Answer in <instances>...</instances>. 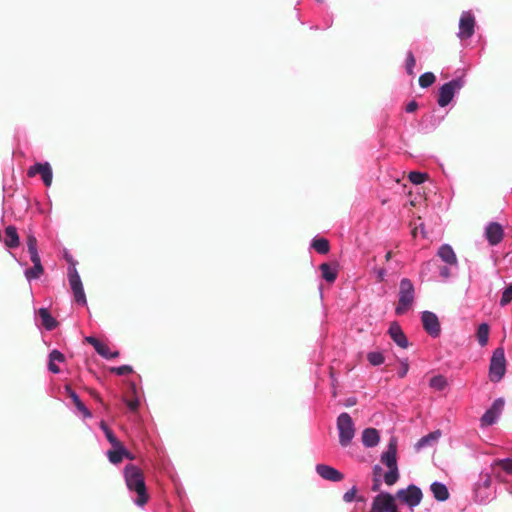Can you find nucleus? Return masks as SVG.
<instances>
[{
	"label": "nucleus",
	"instance_id": "2eb2a0df",
	"mask_svg": "<svg viewBox=\"0 0 512 512\" xmlns=\"http://www.w3.org/2000/svg\"><path fill=\"white\" fill-rule=\"evenodd\" d=\"M484 236L491 246L498 245L504 237V230L498 222H489L485 226Z\"/></svg>",
	"mask_w": 512,
	"mask_h": 512
},
{
	"label": "nucleus",
	"instance_id": "864d4df0",
	"mask_svg": "<svg viewBox=\"0 0 512 512\" xmlns=\"http://www.w3.org/2000/svg\"><path fill=\"white\" fill-rule=\"evenodd\" d=\"M64 258L69 265L77 266V261L68 252H65Z\"/></svg>",
	"mask_w": 512,
	"mask_h": 512
},
{
	"label": "nucleus",
	"instance_id": "20e7f679",
	"mask_svg": "<svg viewBox=\"0 0 512 512\" xmlns=\"http://www.w3.org/2000/svg\"><path fill=\"white\" fill-rule=\"evenodd\" d=\"M336 427L338 430L339 444L342 447H347L351 444L355 436V423L347 412H342L336 419Z\"/></svg>",
	"mask_w": 512,
	"mask_h": 512
},
{
	"label": "nucleus",
	"instance_id": "9d476101",
	"mask_svg": "<svg viewBox=\"0 0 512 512\" xmlns=\"http://www.w3.org/2000/svg\"><path fill=\"white\" fill-rule=\"evenodd\" d=\"M421 323L424 331L431 338H438L441 335V324L438 316L432 312L425 310L420 315Z\"/></svg>",
	"mask_w": 512,
	"mask_h": 512
},
{
	"label": "nucleus",
	"instance_id": "79ce46f5",
	"mask_svg": "<svg viewBox=\"0 0 512 512\" xmlns=\"http://www.w3.org/2000/svg\"><path fill=\"white\" fill-rule=\"evenodd\" d=\"M512 301V283L506 286L502 291V296L500 299V306L505 307Z\"/></svg>",
	"mask_w": 512,
	"mask_h": 512
},
{
	"label": "nucleus",
	"instance_id": "ea45409f",
	"mask_svg": "<svg viewBox=\"0 0 512 512\" xmlns=\"http://www.w3.org/2000/svg\"><path fill=\"white\" fill-rule=\"evenodd\" d=\"M436 80L435 75L432 72H425L420 75L418 83L421 88L430 87Z\"/></svg>",
	"mask_w": 512,
	"mask_h": 512
},
{
	"label": "nucleus",
	"instance_id": "1a4fd4ad",
	"mask_svg": "<svg viewBox=\"0 0 512 512\" xmlns=\"http://www.w3.org/2000/svg\"><path fill=\"white\" fill-rule=\"evenodd\" d=\"M459 30L457 37L460 40H467L472 38L476 28V18L471 10L463 11L459 19Z\"/></svg>",
	"mask_w": 512,
	"mask_h": 512
},
{
	"label": "nucleus",
	"instance_id": "052dcab7",
	"mask_svg": "<svg viewBox=\"0 0 512 512\" xmlns=\"http://www.w3.org/2000/svg\"><path fill=\"white\" fill-rule=\"evenodd\" d=\"M482 494H490V499L492 498V493H491L490 489L489 490H482Z\"/></svg>",
	"mask_w": 512,
	"mask_h": 512
},
{
	"label": "nucleus",
	"instance_id": "f3484780",
	"mask_svg": "<svg viewBox=\"0 0 512 512\" xmlns=\"http://www.w3.org/2000/svg\"><path fill=\"white\" fill-rule=\"evenodd\" d=\"M381 462L386 467H394L397 465V439L391 437L386 450L381 454Z\"/></svg>",
	"mask_w": 512,
	"mask_h": 512
},
{
	"label": "nucleus",
	"instance_id": "f257e3e1",
	"mask_svg": "<svg viewBox=\"0 0 512 512\" xmlns=\"http://www.w3.org/2000/svg\"><path fill=\"white\" fill-rule=\"evenodd\" d=\"M123 477L132 502L143 508L150 498L143 471L137 465L129 463L123 468Z\"/></svg>",
	"mask_w": 512,
	"mask_h": 512
},
{
	"label": "nucleus",
	"instance_id": "0e129e2a",
	"mask_svg": "<svg viewBox=\"0 0 512 512\" xmlns=\"http://www.w3.org/2000/svg\"><path fill=\"white\" fill-rule=\"evenodd\" d=\"M311 29H318V26H311Z\"/></svg>",
	"mask_w": 512,
	"mask_h": 512
},
{
	"label": "nucleus",
	"instance_id": "5fc2aeb1",
	"mask_svg": "<svg viewBox=\"0 0 512 512\" xmlns=\"http://www.w3.org/2000/svg\"><path fill=\"white\" fill-rule=\"evenodd\" d=\"M357 403L356 397H349L345 400L344 406L345 407H352Z\"/></svg>",
	"mask_w": 512,
	"mask_h": 512
},
{
	"label": "nucleus",
	"instance_id": "393cba45",
	"mask_svg": "<svg viewBox=\"0 0 512 512\" xmlns=\"http://www.w3.org/2000/svg\"><path fill=\"white\" fill-rule=\"evenodd\" d=\"M4 244L9 249H15L20 245V237L15 226L9 225L5 228Z\"/></svg>",
	"mask_w": 512,
	"mask_h": 512
},
{
	"label": "nucleus",
	"instance_id": "72a5a7b5",
	"mask_svg": "<svg viewBox=\"0 0 512 512\" xmlns=\"http://www.w3.org/2000/svg\"><path fill=\"white\" fill-rule=\"evenodd\" d=\"M44 274V267L42 264L35 263L32 267L24 270V276L26 280L31 283L34 280L39 279Z\"/></svg>",
	"mask_w": 512,
	"mask_h": 512
},
{
	"label": "nucleus",
	"instance_id": "58836bf2",
	"mask_svg": "<svg viewBox=\"0 0 512 512\" xmlns=\"http://www.w3.org/2000/svg\"><path fill=\"white\" fill-rule=\"evenodd\" d=\"M100 427L103 430L105 437L109 441V443L112 446H117L120 441L118 440V438L116 437L114 432L109 428V426L105 422L102 421L100 423Z\"/></svg>",
	"mask_w": 512,
	"mask_h": 512
},
{
	"label": "nucleus",
	"instance_id": "bb28decb",
	"mask_svg": "<svg viewBox=\"0 0 512 512\" xmlns=\"http://www.w3.org/2000/svg\"><path fill=\"white\" fill-rule=\"evenodd\" d=\"M441 434L442 433L440 430H435L428 433L427 435H424L416 442L415 449L419 451L428 446H432L434 443L438 441V439L441 437Z\"/></svg>",
	"mask_w": 512,
	"mask_h": 512
},
{
	"label": "nucleus",
	"instance_id": "e2e57ef3",
	"mask_svg": "<svg viewBox=\"0 0 512 512\" xmlns=\"http://www.w3.org/2000/svg\"><path fill=\"white\" fill-rule=\"evenodd\" d=\"M320 295L322 296V286L319 287Z\"/></svg>",
	"mask_w": 512,
	"mask_h": 512
},
{
	"label": "nucleus",
	"instance_id": "0eeeda50",
	"mask_svg": "<svg viewBox=\"0 0 512 512\" xmlns=\"http://www.w3.org/2000/svg\"><path fill=\"white\" fill-rule=\"evenodd\" d=\"M505 406V400L502 397H499L493 401L491 406L487 408L484 414L480 418V427L485 428L488 426H492L498 422L500 416L503 413Z\"/></svg>",
	"mask_w": 512,
	"mask_h": 512
},
{
	"label": "nucleus",
	"instance_id": "423d86ee",
	"mask_svg": "<svg viewBox=\"0 0 512 512\" xmlns=\"http://www.w3.org/2000/svg\"><path fill=\"white\" fill-rule=\"evenodd\" d=\"M506 373V358L502 347L496 348L490 358L489 378L493 383L500 382Z\"/></svg>",
	"mask_w": 512,
	"mask_h": 512
},
{
	"label": "nucleus",
	"instance_id": "f8f14e48",
	"mask_svg": "<svg viewBox=\"0 0 512 512\" xmlns=\"http://www.w3.org/2000/svg\"><path fill=\"white\" fill-rule=\"evenodd\" d=\"M27 174L29 177L40 175L46 187H50L53 180V170L49 162H35L28 168Z\"/></svg>",
	"mask_w": 512,
	"mask_h": 512
},
{
	"label": "nucleus",
	"instance_id": "a211bd4d",
	"mask_svg": "<svg viewBox=\"0 0 512 512\" xmlns=\"http://www.w3.org/2000/svg\"><path fill=\"white\" fill-rule=\"evenodd\" d=\"M86 341L93 346L95 351L104 359L112 360L119 356V351H110L109 347L93 336L86 338Z\"/></svg>",
	"mask_w": 512,
	"mask_h": 512
},
{
	"label": "nucleus",
	"instance_id": "bf43d9fd",
	"mask_svg": "<svg viewBox=\"0 0 512 512\" xmlns=\"http://www.w3.org/2000/svg\"><path fill=\"white\" fill-rule=\"evenodd\" d=\"M11 256H12V257H13V258L18 262V264H19L20 266H25V265H26V263H23V262H21L20 260H18V259H17V257L15 256V254L11 253Z\"/></svg>",
	"mask_w": 512,
	"mask_h": 512
},
{
	"label": "nucleus",
	"instance_id": "49530a36",
	"mask_svg": "<svg viewBox=\"0 0 512 512\" xmlns=\"http://www.w3.org/2000/svg\"><path fill=\"white\" fill-rule=\"evenodd\" d=\"M26 246L27 250H37L38 249V241L36 236L33 233H29L26 237Z\"/></svg>",
	"mask_w": 512,
	"mask_h": 512
},
{
	"label": "nucleus",
	"instance_id": "4c0bfd02",
	"mask_svg": "<svg viewBox=\"0 0 512 512\" xmlns=\"http://www.w3.org/2000/svg\"><path fill=\"white\" fill-rule=\"evenodd\" d=\"M367 360L372 366H380L385 362V356L380 351H370L367 353Z\"/></svg>",
	"mask_w": 512,
	"mask_h": 512
},
{
	"label": "nucleus",
	"instance_id": "9b49d317",
	"mask_svg": "<svg viewBox=\"0 0 512 512\" xmlns=\"http://www.w3.org/2000/svg\"><path fill=\"white\" fill-rule=\"evenodd\" d=\"M491 474V472L482 471L479 480L474 484L475 501L479 504H486L490 501V494H482V490L490 489Z\"/></svg>",
	"mask_w": 512,
	"mask_h": 512
},
{
	"label": "nucleus",
	"instance_id": "39448f33",
	"mask_svg": "<svg viewBox=\"0 0 512 512\" xmlns=\"http://www.w3.org/2000/svg\"><path fill=\"white\" fill-rule=\"evenodd\" d=\"M67 278L73 294L74 302L78 306H87V298L81 277L77 271V268L74 267L73 265H68Z\"/></svg>",
	"mask_w": 512,
	"mask_h": 512
},
{
	"label": "nucleus",
	"instance_id": "c9c22d12",
	"mask_svg": "<svg viewBox=\"0 0 512 512\" xmlns=\"http://www.w3.org/2000/svg\"><path fill=\"white\" fill-rule=\"evenodd\" d=\"M458 270H459V265L457 267H454V265L445 264L444 266H441L439 268V275L443 280L447 281L451 277L456 276V274L458 273Z\"/></svg>",
	"mask_w": 512,
	"mask_h": 512
},
{
	"label": "nucleus",
	"instance_id": "6ab92c4d",
	"mask_svg": "<svg viewBox=\"0 0 512 512\" xmlns=\"http://www.w3.org/2000/svg\"><path fill=\"white\" fill-rule=\"evenodd\" d=\"M65 394L71 399L73 404L75 405L76 411L80 413L83 418H91L92 413L87 408V406L82 402L79 395L76 393L75 390L72 389L70 385H65L64 387Z\"/></svg>",
	"mask_w": 512,
	"mask_h": 512
},
{
	"label": "nucleus",
	"instance_id": "4be33fe9",
	"mask_svg": "<svg viewBox=\"0 0 512 512\" xmlns=\"http://www.w3.org/2000/svg\"><path fill=\"white\" fill-rule=\"evenodd\" d=\"M107 457L113 464L120 463L124 458L132 460L133 455L119 442L117 446H113V449L107 451Z\"/></svg>",
	"mask_w": 512,
	"mask_h": 512
},
{
	"label": "nucleus",
	"instance_id": "4d7b16f0",
	"mask_svg": "<svg viewBox=\"0 0 512 512\" xmlns=\"http://www.w3.org/2000/svg\"><path fill=\"white\" fill-rule=\"evenodd\" d=\"M374 473L378 474L382 471V468L377 464L373 467Z\"/></svg>",
	"mask_w": 512,
	"mask_h": 512
},
{
	"label": "nucleus",
	"instance_id": "cd10ccee",
	"mask_svg": "<svg viewBox=\"0 0 512 512\" xmlns=\"http://www.w3.org/2000/svg\"><path fill=\"white\" fill-rule=\"evenodd\" d=\"M129 398H124V402L131 412H136L140 406V399L137 393V386L131 382L129 384Z\"/></svg>",
	"mask_w": 512,
	"mask_h": 512
},
{
	"label": "nucleus",
	"instance_id": "5701e85b",
	"mask_svg": "<svg viewBox=\"0 0 512 512\" xmlns=\"http://www.w3.org/2000/svg\"><path fill=\"white\" fill-rule=\"evenodd\" d=\"M380 442V433L376 428L369 427L362 431V443L366 448H373Z\"/></svg>",
	"mask_w": 512,
	"mask_h": 512
},
{
	"label": "nucleus",
	"instance_id": "09e8293b",
	"mask_svg": "<svg viewBox=\"0 0 512 512\" xmlns=\"http://www.w3.org/2000/svg\"><path fill=\"white\" fill-rule=\"evenodd\" d=\"M373 272L377 277L378 282H382L385 280V277L387 275V270L383 267H374Z\"/></svg>",
	"mask_w": 512,
	"mask_h": 512
},
{
	"label": "nucleus",
	"instance_id": "6e6d98bb",
	"mask_svg": "<svg viewBox=\"0 0 512 512\" xmlns=\"http://www.w3.org/2000/svg\"><path fill=\"white\" fill-rule=\"evenodd\" d=\"M379 486H380V484H379V480H378V479H376V480H375V482H374V483H373V485H372V490H373V491H377V490L379 489Z\"/></svg>",
	"mask_w": 512,
	"mask_h": 512
},
{
	"label": "nucleus",
	"instance_id": "f704fd0d",
	"mask_svg": "<svg viewBox=\"0 0 512 512\" xmlns=\"http://www.w3.org/2000/svg\"><path fill=\"white\" fill-rule=\"evenodd\" d=\"M429 386L437 391H443L448 386V382L443 375L439 374L430 378Z\"/></svg>",
	"mask_w": 512,
	"mask_h": 512
},
{
	"label": "nucleus",
	"instance_id": "473e14b6",
	"mask_svg": "<svg viewBox=\"0 0 512 512\" xmlns=\"http://www.w3.org/2000/svg\"><path fill=\"white\" fill-rule=\"evenodd\" d=\"M489 333L490 326L487 322H482L481 324H479L476 331V339L481 347H484L488 344Z\"/></svg>",
	"mask_w": 512,
	"mask_h": 512
},
{
	"label": "nucleus",
	"instance_id": "603ef678",
	"mask_svg": "<svg viewBox=\"0 0 512 512\" xmlns=\"http://www.w3.org/2000/svg\"><path fill=\"white\" fill-rule=\"evenodd\" d=\"M418 108V103L417 101L415 100H411L410 102L407 103L406 107H405V111L407 113H413L417 110Z\"/></svg>",
	"mask_w": 512,
	"mask_h": 512
},
{
	"label": "nucleus",
	"instance_id": "a878e982",
	"mask_svg": "<svg viewBox=\"0 0 512 512\" xmlns=\"http://www.w3.org/2000/svg\"><path fill=\"white\" fill-rule=\"evenodd\" d=\"M38 317L47 331H52L58 326L57 320L51 315L48 308L41 307L38 310Z\"/></svg>",
	"mask_w": 512,
	"mask_h": 512
},
{
	"label": "nucleus",
	"instance_id": "f03ea898",
	"mask_svg": "<svg viewBox=\"0 0 512 512\" xmlns=\"http://www.w3.org/2000/svg\"><path fill=\"white\" fill-rule=\"evenodd\" d=\"M465 77L457 76L448 82H445L439 87L437 104L439 107L444 108L450 105L455 96L458 95L461 89L465 86Z\"/></svg>",
	"mask_w": 512,
	"mask_h": 512
},
{
	"label": "nucleus",
	"instance_id": "c85d7f7f",
	"mask_svg": "<svg viewBox=\"0 0 512 512\" xmlns=\"http://www.w3.org/2000/svg\"><path fill=\"white\" fill-rule=\"evenodd\" d=\"M310 248L321 255H325L330 251V243L326 238L316 235L310 242Z\"/></svg>",
	"mask_w": 512,
	"mask_h": 512
},
{
	"label": "nucleus",
	"instance_id": "7c9ffc66",
	"mask_svg": "<svg viewBox=\"0 0 512 512\" xmlns=\"http://www.w3.org/2000/svg\"><path fill=\"white\" fill-rule=\"evenodd\" d=\"M48 370L54 374L60 373V368L56 365V363H62L65 360V356L62 352L57 349H53L49 353L48 357Z\"/></svg>",
	"mask_w": 512,
	"mask_h": 512
},
{
	"label": "nucleus",
	"instance_id": "8fccbe9b",
	"mask_svg": "<svg viewBox=\"0 0 512 512\" xmlns=\"http://www.w3.org/2000/svg\"><path fill=\"white\" fill-rule=\"evenodd\" d=\"M28 253L30 256V260L33 264H35V263L42 264L38 249L28 251Z\"/></svg>",
	"mask_w": 512,
	"mask_h": 512
},
{
	"label": "nucleus",
	"instance_id": "c03bdc74",
	"mask_svg": "<svg viewBox=\"0 0 512 512\" xmlns=\"http://www.w3.org/2000/svg\"><path fill=\"white\" fill-rule=\"evenodd\" d=\"M356 493H357V487L356 486H353L351 489H349L348 491H346L343 495V501L346 502V503H351L353 502L354 500H357V501H363L364 498L363 497H356Z\"/></svg>",
	"mask_w": 512,
	"mask_h": 512
},
{
	"label": "nucleus",
	"instance_id": "680f3d73",
	"mask_svg": "<svg viewBox=\"0 0 512 512\" xmlns=\"http://www.w3.org/2000/svg\"><path fill=\"white\" fill-rule=\"evenodd\" d=\"M316 2L320 3V4H323L324 3V0H315Z\"/></svg>",
	"mask_w": 512,
	"mask_h": 512
},
{
	"label": "nucleus",
	"instance_id": "ddd939ff",
	"mask_svg": "<svg viewBox=\"0 0 512 512\" xmlns=\"http://www.w3.org/2000/svg\"><path fill=\"white\" fill-rule=\"evenodd\" d=\"M445 116L446 113L440 115L437 114L436 111L423 115L419 122V131H421L424 134H428L435 131L438 128V126L442 123V121L445 119Z\"/></svg>",
	"mask_w": 512,
	"mask_h": 512
},
{
	"label": "nucleus",
	"instance_id": "6e6552de",
	"mask_svg": "<svg viewBox=\"0 0 512 512\" xmlns=\"http://www.w3.org/2000/svg\"><path fill=\"white\" fill-rule=\"evenodd\" d=\"M395 497L408 507L414 508L421 503L423 493L420 487L410 484L404 489H399Z\"/></svg>",
	"mask_w": 512,
	"mask_h": 512
},
{
	"label": "nucleus",
	"instance_id": "7ed1b4c3",
	"mask_svg": "<svg viewBox=\"0 0 512 512\" xmlns=\"http://www.w3.org/2000/svg\"><path fill=\"white\" fill-rule=\"evenodd\" d=\"M415 300V288L412 281L402 278L399 284L398 303L395 308L397 315H403L409 311Z\"/></svg>",
	"mask_w": 512,
	"mask_h": 512
},
{
	"label": "nucleus",
	"instance_id": "37998d69",
	"mask_svg": "<svg viewBox=\"0 0 512 512\" xmlns=\"http://www.w3.org/2000/svg\"><path fill=\"white\" fill-rule=\"evenodd\" d=\"M428 179V175L419 171H411L409 173V180L416 185L424 183Z\"/></svg>",
	"mask_w": 512,
	"mask_h": 512
},
{
	"label": "nucleus",
	"instance_id": "a19ab883",
	"mask_svg": "<svg viewBox=\"0 0 512 512\" xmlns=\"http://www.w3.org/2000/svg\"><path fill=\"white\" fill-rule=\"evenodd\" d=\"M415 64H416V60H415L414 54L411 50H409L406 54V59H405V70L408 75H410V76L414 75Z\"/></svg>",
	"mask_w": 512,
	"mask_h": 512
},
{
	"label": "nucleus",
	"instance_id": "13d9d810",
	"mask_svg": "<svg viewBox=\"0 0 512 512\" xmlns=\"http://www.w3.org/2000/svg\"><path fill=\"white\" fill-rule=\"evenodd\" d=\"M392 258V252L391 251H388L385 255V260L386 261H390Z\"/></svg>",
	"mask_w": 512,
	"mask_h": 512
},
{
	"label": "nucleus",
	"instance_id": "e433bc0d",
	"mask_svg": "<svg viewBox=\"0 0 512 512\" xmlns=\"http://www.w3.org/2000/svg\"><path fill=\"white\" fill-rule=\"evenodd\" d=\"M388 468V471L384 474V482L389 485V486H392L394 485L398 479H399V470H398V466H394V467H387Z\"/></svg>",
	"mask_w": 512,
	"mask_h": 512
},
{
	"label": "nucleus",
	"instance_id": "dca6fc26",
	"mask_svg": "<svg viewBox=\"0 0 512 512\" xmlns=\"http://www.w3.org/2000/svg\"><path fill=\"white\" fill-rule=\"evenodd\" d=\"M315 470L316 473L324 480L340 482L344 479V474L342 472L327 464H317Z\"/></svg>",
	"mask_w": 512,
	"mask_h": 512
},
{
	"label": "nucleus",
	"instance_id": "a18cd8bd",
	"mask_svg": "<svg viewBox=\"0 0 512 512\" xmlns=\"http://www.w3.org/2000/svg\"><path fill=\"white\" fill-rule=\"evenodd\" d=\"M111 372L118 376H123V375L131 374L133 372V368L130 365H121L118 367H112Z\"/></svg>",
	"mask_w": 512,
	"mask_h": 512
},
{
	"label": "nucleus",
	"instance_id": "2f4dec72",
	"mask_svg": "<svg viewBox=\"0 0 512 512\" xmlns=\"http://www.w3.org/2000/svg\"><path fill=\"white\" fill-rule=\"evenodd\" d=\"M322 278L328 282L333 283L337 279L338 271L336 268L331 266L329 263H322L319 266Z\"/></svg>",
	"mask_w": 512,
	"mask_h": 512
},
{
	"label": "nucleus",
	"instance_id": "c756f323",
	"mask_svg": "<svg viewBox=\"0 0 512 512\" xmlns=\"http://www.w3.org/2000/svg\"><path fill=\"white\" fill-rule=\"evenodd\" d=\"M498 469H501L508 475H512V459L503 458L494 460L491 464V473L498 476Z\"/></svg>",
	"mask_w": 512,
	"mask_h": 512
},
{
	"label": "nucleus",
	"instance_id": "aec40b11",
	"mask_svg": "<svg viewBox=\"0 0 512 512\" xmlns=\"http://www.w3.org/2000/svg\"><path fill=\"white\" fill-rule=\"evenodd\" d=\"M388 334L391 339L401 348H407L409 346V340L403 332L401 326L397 322L390 324L388 328Z\"/></svg>",
	"mask_w": 512,
	"mask_h": 512
},
{
	"label": "nucleus",
	"instance_id": "de8ad7c7",
	"mask_svg": "<svg viewBox=\"0 0 512 512\" xmlns=\"http://www.w3.org/2000/svg\"><path fill=\"white\" fill-rule=\"evenodd\" d=\"M408 371H409L408 360L404 359L401 361V365L397 372V375L399 378H404L407 375Z\"/></svg>",
	"mask_w": 512,
	"mask_h": 512
},
{
	"label": "nucleus",
	"instance_id": "412c9836",
	"mask_svg": "<svg viewBox=\"0 0 512 512\" xmlns=\"http://www.w3.org/2000/svg\"><path fill=\"white\" fill-rule=\"evenodd\" d=\"M436 255L448 265H454V267L458 266L457 256L450 244H442L437 249Z\"/></svg>",
	"mask_w": 512,
	"mask_h": 512
},
{
	"label": "nucleus",
	"instance_id": "4468645a",
	"mask_svg": "<svg viewBox=\"0 0 512 512\" xmlns=\"http://www.w3.org/2000/svg\"><path fill=\"white\" fill-rule=\"evenodd\" d=\"M395 506V497L392 494L380 492L373 499L371 512H390Z\"/></svg>",
	"mask_w": 512,
	"mask_h": 512
},
{
	"label": "nucleus",
	"instance_id": "3c124183",
	"mask_svg": "<svg viewBox=\"0 0 512 512\" xmlns=\"http://www.w3.org/2000/svg\"><path fill=\"white\" fill-rule=\"evenodd\" d=\"M326 12H328V8L326 9ZM333 24V15L330 13H327V16L323 20V29L330 28Z\"/></svg>",
	"mask_w": 512,
	"mask_h": 512
},
{
	"label": "nucleus",
	"instance_id": "b1692460",
	"mask_svg": "<svg viewBox=\"0 0 512 512\" xmlns=\"http://www.w3.org/2000/svg\"><path fill=\"white\" fill-rule=\"evenodd\" d=\"M430 490L433 497L439 502L447 501L450 497L447 486L442 482L434 481L430 485Z\"/></svg>",
	"mask_w": 512,
	"mask_h": 512
}]
</instances>
